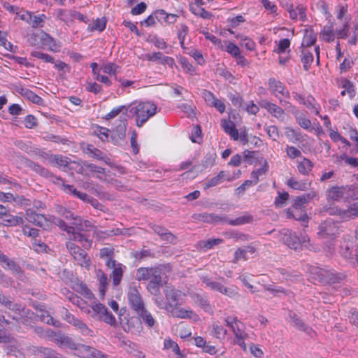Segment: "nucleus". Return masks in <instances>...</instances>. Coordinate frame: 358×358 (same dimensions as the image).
<instances>
[{
	"label": "nucleus",
	"mask_w": 358,
	"mask_h": 358,
	"mask_svg": "<svg viewBox=\"0 0 358 358\" xmlns=\"http://www.w3.org/2000/svg\"><path fill=\"white\" fill-rule=\"evenodd\" d=\"M164 348L166 350L171 349L177 357L183 355L178 343L169 337L166 338L164 341Z\"/></svg>",
	"instance_id": "49"
},
{
	"label": "nucleus",
	"mask_w": 358,
	"mask_h": 358,
	"mask_svg": "<svg viewBox=\"0 0 358 358\" xmlns=\"http://www.w3.org/2000/svg\"><path fill=\"white\" fill-rule=\"evenodd\" d=\"M292 113L294 115L296 123L303 129L308 131H313V128L310 120L306 117L303 112H299L296 110V108H292Z\"/></svg>",
	"instance_id": "24"
},
{
	"label": "nucleus",
	"mask_w": 358,
	"mask_h": 358,
	"mask_svg": "<svg viewBox=\"0 0 358 358\" xmlns=\"http://www.w3.org/2000/svg\"><path fill=\"white\" fill-rule=\"evenodd\" d=\"M192 298L194 303L201 307L206 312L212 310L210 303L206 296H203L199 294H194Z\"/></svg>",
	"instance_id": "44"
},
{
	"label": "nucleus",
	"mask_w": 358,
	"mask_h": 358,
	"mask_svg": "<svg viewBox=\"0 0 358 358\" xmlns=\"http://www.w3.org/2000/svg\"><path fill=\"white\" fill-rule=\"evenodd\" d=\"M289 198V194L287 192H278V196L274 199V206L276 208H282L286 206L287 201Z\"/></svg>",
	"instance_id": "54"
},
{
	"label": "nucleus",
	"mask_w": 358,
	"mask_h": 358,
	"mask_svg": "<svg viewBox=\"0 0 358 358\" xmlns=\"http://www.w3.org/2000/svg\"><path fill=\"white\" fill-rule=\"evenodd\" d=\"M165 268L164 265H157L150 267H139L136 271V280L139 282L148 281L147 289L152 295H158L162 287V274Z\"/></svg>",
	"instance_id": "3"
},
{
	"label": "nucleus",
	"mask_w": 358,
	"mask_h": 358,
	"mask_svg": "<svg viewBox=\"0 0 358 358\" xmlns=\"http://www.w3.org/2000/svg\"><path fill=\"white\" fill-rule=\"evenodd\" d=\"M328 201H348L358 199V188L354 185H332L325 193Z\"/></svg>",
	"instance_id": "6"
},
{
	"label": "nucleus",
	"mask_w": 358,
	"mask_h": 358,
	"mask_svg": "<svg viewBox=\"0 0 358 358\" xmlns=\"http://www.w3.org/2000/svg\"><path fill=\"white\" fill-rule=\"evenodd\" d=\"M97 277L99 283V292L100 296H103L108 285V278L107 275L101 269L97 271Z\"/></svg>",
	"instance_id": "40"
},
{
	"label": "nucleus",
	"mask_w": 358,
	"mask_h": 358,
	"mask_svg": "<svg viewBox=\"0 0 358 358\" xmlns=\"http://www.w3.org/2000/svg\"><path fill=\"white\" fill-rule=\"evenodd\" d=\"M267 85L271 94L278 99L280 105L286 108H295V106L285 100L289 99L290 93L283 83L277 78H270Z\"/></svg>",
	"instance_id": "7"
},
{
	"label": "nucleus",
	"mask_w": 358,
	"mask_h": 358,
	"mask_svg": "<svg viewBox=\"0 0 358 358\" xmlns=\"http://www.w3.org/2000/svg\"><path fill=\"white\" fill-rule=\"evenodd\" d=\"M221 127L224 129V131L228 134L230 137L234 140H238V131L236 128L234 123L231 120H222L221 121Z\"/></svg>",
	"instance_id": "37"
},
{
	"label": "nucleus",
	"mask_w": 358,
	"mask_h": 358,
	"mask_svg": "<svg viewBox=\"0 0 358 358\" xmlns=\"http://www.w3.org/2000/svg\"><path fill=\"white\" fill-rule=\"evenodd\" d=\"M129 112L136 119V124L141 127L150 117L157 113L156 104L150 101H134L130 105Z\"/></svg>",
	"instance_id": "5"
},
{
	"label": "nucleus",
	"mask_w": 358,
	"mask_h": 358,
	"mask_svg": "<svg viewBox=\"0 0 358 358\" xmlns=\"http://www.w3.org/2000/svg\"><path fill=\"white\" fill-rule=\"evenodd\" d=\"M91 308L93 310L92 317H97L111 326L116 324L115 316L108 310V308L103 304L97 302L92 305Z\"/></svg>",
	"instance_id": "12"
},
{
	"label": "nucleus",
	"mask_w": 358,
	"mask_h": 358,
	"mask_svg": "<svg viewBox=\"0 0 358 358\" xmlns=\"http://www.w3.org/2000/svg\"><path fill=\"white\" fill-rule=\"evenodd\" d=\"M345 220L358 217V202L354 203L345 210Z\"/></svg>",
	"instance_id": "63"
},
{
	"label": "nucleus",
	"mask_w": 358,
	"mask_h": 358,
	"mask_svg": "<svg viewBox=\"0 0 358 358\" xmlns=\"http://www.w3.org/2000/svg\"><path fill=\"white\" fill-rule=\"evenodd\" d=\"M280 239L287 247L294 250H301L303 247L307 248L310 244V238L307 234L298 236L295 232L285 229L280 231Z\"/></svg>",
	"instance_id": "8"
},
{
	"label": "nucleus",
	"mask_w": 358,
	"mask_h": 358,
	"mask_svg": "<svg viewBox=\"0 0 358 358\" xmlns=\"http://www.w3.org/2000/svg\"><path fill=\"white\" fill-rule=\"evenodd\" d=\"M224 322L234 335L231 343L233 345H238L243 352H247L248 347L245 340L248 338L249 335L245 331L244 324L236 315H227Z\"/></svg>",
	"instance_id": "4"
},
{
	"label": "nucleus",
	"mask_w": 358,
	"mask_h": 358,
	"mask_svg": "<svg viewBox=\"0 0 358 358\" xmlns=\"http://www.w3.org/2000/svg\"><path fill=\"white\" fill-rule=\"evenodd\" d=\"M120 347L127 353L138 358H145V355L139 349L138 344L129 340L122 339L120 341Z\"/></svg>",
	"instance_id": "22"
},
{
	"label": "nucleus",
	"mask_w": 358,
	"mask_h": 358,
	"mask_svg": "<svg viewBox=\"0 0 358 358\" xmlns=\"http://www.w3.org/2000/svg\"><path fill=\"white\" fill-rule=\"evenodd\" d=\"M320 40L327 43L334 41L336 38V32L332 23L330 25H324L322 27L320 32Z\"/></svg>",
	"instance_id": "36"
},
{
	"label": "nucleus",
	"mask_w": 358,
	"mask_h": 358,
	"mask_svg": "<svg viewBox=\"0 0 358 358\" xmlns=\"http://www.w3.org/2000/svg\"><path fill=\"white\" fill-rule=\"evenodd\" d=\"M142 322L146 325L148 328H153L157 325V322L152 315V313L146 308H143L141 311L136 313Z\"/></svg>",
	"instance_id": "34"
},
{
	"label": "nucleus",
	"mask_w": 358,
	"mask_h": 358,
	"mask_svg": "<svg viewBox=\"0 0 358 358\" xmlns=\"http://www.w3.org/2000/svg\"><path fill=\"white\" fill-rule=\"evenodd\" d=\"M260 106L266 110L268 113L279 121L282 122L285 120L287 115L285 110L281 106L267 100H263L260 103Z\"/></svg>",
	"instance_id": "17"
},
{
	"label": "nucleus",
	"mask_w": 358,
	"mask_h": 358,
	"mask_svg": "<svg viewBox=\"0 0 358 358\" xmlns=\"http://www.w3.org/2000/svg\"><path fill=\"white\" fill-rule=\"evenodd\" d=\"M189 10L196 16H199L203 19L210 18L212 16V14L206 10L201 6H198L196 5H189Z\"/></svg>",
	"instance_id": "47"
},
{
	"label": "nucleus",
	"mask_w": 358,
	"mask_h": 358,
	"mask_svg": "<svg viewBox=\"0 0 358 358\" xmlns=\"http://www.w3.org/2000/svg\"><path fill=\"white\" fill-rule=\"evenodd\" d=\"M30 55L31 57L41 59L45 63H55L54 58L47 53H44L38 50H34L31 52Z\"/></svg>",
	"instance_id": "58"
},
{
	"label": "nucleus",
	"mask_w": 358,
	"mask_h": 358,
	"mask_svg": "<svg viewBox=\"0 0 358 358\" xmlns=\"http://www.w3.org/2000/svg\"><path fill=\"white\" fill-rule=\"evenodd\" d=\"M122 329L124 331L131 334H136L142 329L141 320L136 317H124L120 322Z\"/></svg>",
	"instance_id": "20"
},
{
	"label": "nucleus",
	"mask_w": 358,
	"mask_h": 358,
	"mask_svg": "<svg viewBox=\"0 0 358 358\" xmlns=\"http://www.w3.org/2000/svg\"><path fill=\"white\" fill-rule=\"evenodd\" d=\"M285 152L287 157L290 159L301 157V150L293 145H287L285 147Z\"/></svg>",
	"instance_id": "61"
},
{
	"label": "nucleus",
	"mask_w": 358,
	"mask_h": 358,
	"mask_svg": "<svg viewBox=\"0 0 358 358\" xmlns=\"http://www.w3.org/2000/svg\"><path fill=\"white\" fill-rule=\"evenodd\" d=\"M201 96L209 106L215 108L220 113H224L226 110L224 103L217 99L212 92L206 89L202 90Z\"/></svg>",
	"instance_id": "18"
},
{
	"label": "nucleus",
	"mask_w": 358,
	"mask_h": 358,
	"mask_svg": "<svg viewBox=\"0 0 358 358\" xmlns=\"http://www.w3.org/2000/svg\"><path fill=\"white\" fill-rule=\"evenodd\" d=\"M287 185L295 190L304 191L310 185V182L303 180H298L295 178L291 177L287 180Z\"/></svg>",
	"instance_id": "39"
},
{
	"label": "nucleus",
	"mask_w": 358,
	"mask_h": 358,
	"mask_svg": "<svg viewBox=\"0 0 358 358\" xmlns=\"http://www.w3.org/2000/svg\"><path fill=\"white\" fill-rule=\"evenodd\" d=\"M245 17L243 15H238L236 17H230L227 19V22L231 28H236L238 27L241 23L245 22Z\"/></svg>",
	"instance_id": "64"
},
{
	"label": "nucleus",
	"mask_w": 358,
	"mask_h": 358,
	"mask_svg": "<svg viewBox=\"0 0 358 358\" xmlns=\"http://www.w3.org/2000/svg\"><path fill=\"white\" fill-rule=\"evenodd\" d=\"M256 252V248L252 245H248L244 248H238L234 254L232 262L238 263L239 261L248 260V253L253 255Z\"/></svg>",
	"instance_id": "23"
},
{
	"label": "nucleus",
	"mask_w": 358,
	"mask_h": 358,
	"mask_svg": "<svg viewBox=\"0 0 358 358\" xmlns=\"http://www.w3.org/2000/svg\"><path fill=\"white\" fill-rule=\"evenodd\" d=\"M186 169H187V171L182 173L181 175L183 178L193 179L196 176V174L195 173L196 169L195 166H192V160H187L180 163L177 171H182Z\"/></svg>",
	"instance_id": "33"
},
{
	"label": "nucleus",
	"mask_w": 358,
	"mask_h": 358,
	"mask_svg": "<svg viewBox=\"0 0 358 358\" xmlns=\"http://www.w3.org/2000/svg\"><path fill=\"white\" fill-rule=\"evenodd\" d=\"M286 217L288 219H294L297 221L305 222V227L308 226V216L306 210L294 209L293 208H288L285 210Z\"/></svg>",
	"instance_id": "25"
},
{
	"label": "nucleus",
	"mask_w": 358,
	"mask_h": 358,
	"mask_svg": "<svg viewBox=\"0 0 358 358\" xmlns=\"http://www.w3.org/2000/svg\"><path fill=\"white\" fill-rule=\"evenodd\" d=\"M127 299L130 308L137 313L145 308L141 294L136 287L131 288L127 293Z\"/></svg>",
	"instance_id": "16"
},
{
	"label": "nucleus",
	"mask_w": 358,
	"mask_h": 358,
	"mask_svg": "<svg viewBox=\"0 0 358 358\" xmlns=\"http://www.w3.org/2000/svg\"><path fill=\"white\" fill-rule=\"evenodd\" d=\"M302 105L309 110H313L316 115H320V106L312 95H308Z\"/></svg>",
	"instance_id": "46"
},
{
	"label": "nucleus",
	"mask_w": 358,
	"mask_h": 358,
	"mask_svg": "<svg viewBox=\"0 0 358 358\" xmlns=\"http://www.w3.org/2000/svg\"><path fill=\"white\" fill-rule=\"evenodd\" d=\"M285 135L288 141L293 143H301L304 141L301 131L291 127H286L285 128Z\"/></svg>",
	"instance_id": "35"
},
{
	"label": "nucleus",
	"mask_w": 358,
	"mask_h": 358,
	"mask_svg": "<svg viewBox=\"0 0 358 358\" xmlns=\"http://www.w3.org/2000/svg\"><path fill=\"white\" fill-rule=\"evenodd\" d=\"M106 20L104 17L97 18L94 20L93 24H90L87 27V30L90 31H103L106 29Z\"/></svg>",
	"instance_id": "51"
},
{
	"label": "nucleus",
	"mask_w": 358,
	"mask_h": 358,
	"mask_svg": "<svg viewBox=\"0 0 358 358\" xmlns=\"http://www.w3.org/2000/svg\"><path fill=\"white\" fill-rule=\"evenodd\" d=\"M69 299L73 304L76 305L81 310H84L85 313L87 314L90 313V309L87 308L86 307V302L80 297L74 294H71V296H69Z\"/></svg>",
	"instance_id": "57"
},
{
	"label": "nucleus",
	"mask_w": 358,
	"mask_h": 358,
	"mask_svg": "<svg viewBox=\"0 0 358 358\" xmlns=\"http://www.w3.org/2000/svg\"><path fill=\"white\" fill-rule=\"evenodd\" d=\"M224 243L222 238H212L206 241H199L198 245L201 249L204 251L212 249L214 246L218 245Z\"/></svg>",
	"instance_id": "45"
},
{
	"label": "nucleus",
	"mask_w": 358,
	"mask_h": 358,
	"mask_svg": "<svg viewBox=\"0 0 358 358\" xmlns=\"http://www.w3.org/2000/svg\"><path fill=\"white\" fill-rule=\"evenodd\" d=\"M43 138L47 141H51V142H54L56 143H61L63 145H67V144H69V142L68 138L66 137H62L60 136L55 135V134H48L47 135L43 136Z\"/></svg>",
	"instance_id": "59"
},
{
	"label": "nucleus",
	"mask_w": 358,
	"mask_h": 358,
	"mask_svg": "<svg viewBox=\"0 0 358 358\" xmlns=\"http://www.w3.org/2000/svg\"><path fill=\"white\" fill-rule=\"evenodd\" d=\"M301 61L303 64V69L308 71L313 62L314 57L313 52L316 55V62L317 64L320 63V46L315 45L313 48H301Z\"/></svg>",
	"instance_id": "13"
},
{
	"label": "nucleus",
	"mask_w": 358,
	"mask_h": 358,
	"mask_svg": "<svg viewBox=\"0 0 358 358\" xmlns=\"http://www.w3.org/2000/svg\"><path fill=\"white\" fill-rule=\"evenodd\" d=\"M165 300L160 294L155 295V304L160 309L164 310L168 315L179 318L189 319L194 322H199L200 317L191 308H182V296L185 295L182 291L176 289L173 286H166L164 289Z\"/></svg>",
	"instance_id": "1"
},
{
	"label": "nucleus",
	"mask_w": 358,
	"mask_h": 358,
	"mask_svg": "<svg viewBox=\"0 0 358 358\" xmlns=\"http://www.w3.org/2000/svg\"><path fill=\"white\" fill-rule=\"evenodd\" d=\"M339 234V228L336 222L327 219L319 226L318 235L324 238H334Z\"/></svg>",
	"instance_id": "14"
},
{
	"label": "nucleus",
	"mask_w": 358,
	"mask_h": 358,
	"mask_svg": "<svg viewBox=\"0 0 358 358\" xmlns=\"http://www.w3.org/2000/svg\"><path fill=\"white\" fill-rule=\"evenodd\" d=\"M93 135L99 137L102 141H106L109 136V129L98 124L92 126Z\"/></svg>",
	"instance_id": "41"
},
{
	"label": "nucleus",
	"mask_w": 358,
	"mask_h": 358,
	"mask_svg": "<svg viewBox=\"0 0 358 358\" xmlns=\"http://www.w3.org/2000/svg\"><path fill=\"white\" fill-rule=\"evenodd\" d=\"M24 215L29 222L44 229H48L52 226V222L45 215L37 213L33 208L27 209Z\"/></svg>",
	"instance_id": "11"
},
{
	"label": "nucleus",
	"mask_w": 358,
	"mask_h": 358,
	"mask_svg": "<svg viewBox=\"0 0 358 358\" xmlns=\"http://www.w3.org/2000/svg\"><path fill=\"white\" fill-rule=\"evenodd\" d=\"M253 221V217L248 213L244 214L243 215L239 216L236 219L229 220L227 219V222L229 225L231 226H238L243 225L245 224L250 223Z\"/></svg>",
	"instance_id": "43"
},
{
	"label": "nucleus",
	"mask_w": 358,
	"mask_h": 358,
	"mask_svg": "<svg viewBox=\"0 0 358 358\" xmlns=\"http://www.w3.org/2000/svg\"><path fill=\"white\" fill-rule=\"evenodd\" d=\"M192 218L196 222L209 224L227 222V217H222L215 213H209L207 212L194 213L192 215Z\"/></svg>",
	"instance_id": "19"
},
{
	"label": "nucleus",
	"mask_w": 358,
	"mask_h": 358,
	"mask_svg": "<svg viewBox=\"0 0 358 358\" xmlns=\"http://www.w3.org/2000/svg\"><path fill=\"white\" fill-rule=\"evenodd\" d=\"M71 13L72 10L59 8L55 10V15L58 20L68 24L69 22L71 21Z\"/></svg>",
	"instance_id": "52"
},
{
	"label": "nucleus",
	"mask_w": 358,
	"mask_h": 358,
	"mask_svg": "<svg viewBox=\"0 0 358 358\" xmlns=\"http://www.w3.org/2000/svg\"><path fill=\"white\" fill-rule=\"evenodd\" d=\"M115 250L113 247H105L100 250L99 257L105 260V263L108 261H116L114 259Z\"/></svg>",
	"instance_id": "50"
},
{
	"label": "nucleus",
	"mask_w": 358,
	"mask_h": 358,
	"mask_svg": "<svg viewBox=\"0 0 358 358\" xmlns=\"http://www.w3.org/2000/svg\"><path fill=\"white\" fill-rule=\"evenodd\" d=\"M320 275L319 282L323 284L335 283L341 280V276L340 275L335 273L333 271L322 268Z\"/></svg>",
	"instance_id": "27"
},
{
	"label": "nucleus",
	"mask_w": 358,
	"mask_h": 358,
	"mask_svg": "<svg viewBox=\"0 0 358 358\" xmlns=\"http://www.w3.org/2000/svg\"><path fill=\"white\" fill-rule=\"evenodd\" d=\"M234 177L229 176L226 174V172L224 171H221L218 173V174L209 180H208L203 186V189H208L211 187H215L220 183H222L224 180L231 181L234 180Z\"/></svg>",
	"instance_id": "26"
},
{
	"label": "nucleus",
	"mask_w": 358,
	"mask_h": 358,
	"mask_svg": "<svg viewBox=\"0 0 358 358\" xmlns=\"http://www.w3.org/2000/svg\"><path fill=\"white\" fill-rule=\"evenodd\" d=\"M69 236V239L65 243L67 251L79 265H80L82 267H85L87 269H90L91 260L87 253L85 250V248L84 247L82 248L76 244V241L73 239V236Z\"/></svg>",
	"instance_id": "9"
},
{
	"label": "nucleus",
	"mask_w": 358,
	"mask_h": 358,
	"mask_svg": "<svg viewBox=\"0 0 358 358\" xmlns=\"http://www.w3.org/2000/svg\"><path fill=\"white\" fill-rule=\"evenodd\" d=\"M6 260H1L0 264L4 269H9L13 272L19 273L20 271V266L13 259H10L6 255Z\"/></svg>",
	"instance_id": "55"
},
{
	"label": "nucleus",
	"mask_w": 358,
	"mask_h": 358,
	"mask_svg": "<svg viewBox=\"0 0 358 358\" xmlns=\"http://www.w3.org/2000/svg\"><path fill=\"white\" fill-rule=\"evenodd\" d=\"M312 9H316L323 13L327 17L330 16L329 6L324 0H317L312 3Z\"/></svg>",
	"instance_id": "48"
},
{
	"label": "nucleus",
	"mask_w": 358,
	"mask_h": 358,
	"mask_svg": "<svg viewBox=\"0 0 358 358\" xmlns=\"http://www.w3.org/2000/svg\"><path fill=\"white\" fill-rule=\"evenodd\" d=\"M296 168L299 173L303 176H308L314 168V163L306 157H301L296 162Z\"/></svg>",
	"instance_id": "30"
},
{
	"label": "nucleus",
	"mask_w": 358,
	"mask_h": 358,
	"mask_svg": "<svg viewBox=\"0 0 358 358\" xmlns=\"http://www.w3.org/2000/svg\"><path fill=\"white\" fill-rule=\"evenodd\" d=\"M3 218V224L8 227H15L18 225H23L24 220L22 216L8 215Z\"/></svg>",
	"instance_id": "42"
},
{
	"label": "nucleus",
	"mask_w": 358,
	"mask_h": 358,
	"mask_svg": "<svg viewBox=\"0 0 358 358\" xmlns=\"http://www.w3.org/2000/svg\"><path fill=\"white\" fill-rule=\"evenodd\" d=\"M188 33H189L188 27L185 24H180V27H179L178 31L177 36L179 40L180 47L183 50L186 49V47L185 45V37L187 36Z\"/></svg>",
	"instance_id": "53"
},
{
	"label": "nucleus",
	"mask_w": 358,
	"mask_h": 358,
	"mask_svg": "<svg viewBox=\"0 0 358 358\" xmlns=\"http://www.w3.org/2000/svg\"><path fill=\"white\" fill-rule=\"evenodd\" d=\"M201 280L210 289L217 291L230 298H234L238 295V289L236 286L233 285L230 287H227L224 286L222 282L213 281L206 276L202 277Z\"/></svg>",
	"instance_id": "10"
},
{
	"label": "nucleus",
	"mask_w": 358,
	"mask_h": 358,
	"mask_svg": "<svg viewBox=\"0 0 358 358\" xmlns=\"http://www.w3.org/2000/svg\"><path fill=\"white\" fill-rule=\"evenodd\" d=\"M180 64L181 65V67L183 69V70L193 76L194 74H196V67H194L189 61L187 58L185 57H181L180 59Z\"/></svg>",
	"instance_id": "60"
},
{
	"label": "nucleus",
	"mask_w": 358,
	"mask_h": 358,
	"mask_svg": "<svg viewBox=\"0 0 358 358\" xmlns=\"http://www.w3.org/2000/svg\"><path fill=\"white\" fill-rule=\"evenodd\" d=\"M71 162L70 158L59 154L50 155L48 157V164L50 165L59 168H66Z\"/></svg>",
	"instance_id": "32"
},
{
	"label": "nucleus",
	"mask_w": 358,
	"mask_h": 358,
	"mask_svg": "<svg viewBox=\"0 0 358 358\" xmlns=\"http://www.w3.org/2000/svg\"><path fill=\"white\" fill-rule=\"evenodd\" d=\"M20 93L26 96L28 99L34 103L40 104L43 101V99L41 96L28 89H22Z\"/></svg>",
	"instance_id": "62"
},
{
	"label": "nucleus",
	"mask_w": 358,
	"mask_h": 358,
	"mask_svg": "<svg viewBox=\"0 0 358 358\" xmlns=\"http://www.w3.org/2000/svg\"><path fill=\"white\" fill-rule=\"evenodd\" d=\"M64 217L66 220H73L70 225L67 224L63 220L57 219L56 224L62 231H66L69 235L73 236L74 241H78L82 247L90 248L92 244V240L89 238L84 231H88V228L93 227L88 220H82V219L76 216L73 213L68 210Z\"/></svg>",
	"instance_id": "2"
},
{
	"label": "nucleus",
	"mask_w": 358,
	"mask_h": 358,
	"mask_svg": "<svg viewBox=\"0 0 358 358\" xmlns=\"http://www.w3.org/2000/svg\"><path fill=\"white\" fill-rule=\"evenodd\" d=\"M338 86L343 89L341 92V96L348 95L350 99L355 95V86L350 80L342 78L338 81Z\"/></svg>",
	"instance_id": "31"
},
{
	"label": "nucleus",
	"mask_w": 358,
	"mask_h": 358,
	"mask_svg": "<svg viewBox=\"0 0 358 358\" xmlns=\"http://www.w3.org/2000/svg\"><path fill=\"white\" fill-rule=\"evenodd\" d=\"M69 322L76 327L83 336H93V331L90 329L87 325L83 321L76 318L73 315L69 316Z\"/></svg>",
	"instance_id": "29"
},
{
	"label": "nucleus",
	"mask_w": 358,
	"mask_h": 358,
	"mask_svg": "<svg viewBox=\"0 0 358 358\" xmlns=\"http://www.w3.org/2000/svg\"><path fill=\"white\" fill-rule=\"evenodd\" d=\"M106 266L112 269L110 278L112 279L113 285L115 287L118 286L122 281L123 273L127 268L126 266L116 261H108L106 262Z\"/></svg>",
	"instance_id": "15"
},
{
	"label": "nucleus",
	"mask_w": 358,
	"mask_h": 358,
	"mask_svg": "<svg viewBox=\"0 0 358 358\" xmlns=\"http://www.w3.org/2000/svg\"><path fill=\"white\" fill-rule=\"evenodd\" d=\"M317 41V34L313 28L309 27L304 30V34L302 39L301 48H313V46Z\"/></svg>",
	"instance_id": "28"
},
{
	"label": "nucleus",
	"mask_w": 358,
	"mask_h": 358,
	"mask_svg": "<svg viewBox=\"0 0 358 358\" xmlns=\"http://www.w3.org/2000/svg\"><path fill=\"white\" fill-rule=\"evenodd\" d=\"M287 10L289 13L290 19L292 20H300L302 22H305L307 19V8L301 3H298L295 7L292 4L287 8Z\"/></svg>",
	"instance_id": "21"
},
{
	"label": "nucleus",
	"mask_w": 358,
	"mask_h": 358,
	"mask_svg": "<svg viewBox=\"0 0 358 358\" xmlns=\"http://www.w3.org/2000/svg\"><path fill=\"white\" fill-rule=\"evenodd\" d=\"M236 38L240 40L241 45L245 47L247 50L252 51L255 49L256 44L250 38L243 35H237Z\"/></svg>",
	"instance_id": "56"
},
{
	"label": "nucleus",
	"mask_w": 358,
	"mask_h": 358,
	"mask_svg": "<svg viewBox=\"0 0 358 358\" xmlns=\"http://www.w3.org/2000/svg\"><path fill=\"white\" fill-rule=\"evenodd\" d=\"M211 334L220 341H224L227 335V330L218 322L212 323Z\"/></svg>",
	"instance_id": "38"
}]
</instances>
